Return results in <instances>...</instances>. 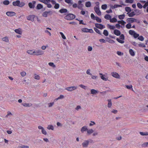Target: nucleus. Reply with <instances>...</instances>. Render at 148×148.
Instances as JSON below:
<instances>
[{
	"instance_id": "obj_52",
	"label": "nucleus",
	"mask_w": 148,
	"mask_h": 148,
	"mask_svg": "<svg viewBox=\"0 0 148 148\" xmlns=\"http://www.w3.org/2000/svg\"><path fill=\"white\" fill-rule=\"evenodd\" d=\"M59 4L58 3H56V4H55L54 8L56 9H58L59 8Z\"/></svg>"
},
{
	"instance_id": "obj_55",
	"label": "nucleus",
	"mask_w": 148,
	"mask_h": 148,
	"mask_svg": "<svg viewBox=\"0 0 148 148\" xmlns=\"http://www.w3.org/2000/svg\"><path fill=\"white\" fill-rule=\"evenodd\" d=\"M120 38L122 40H124L125 39V36L123 34H121L120 35Z\"/></svg>"
},
{
	"instance_id": "obj_40",
	"label": "nucleus",
	"mask_w": 148,
	"mask_h": 148,
	"mask_svg": "<svg viewBox=\"0 0 148 148\" xmlns=\"http://www.w3.org/2000/svg\"><path fill=\"white\" fill-rule=\"evenodd\" d=\"M107 8V5L106 4L103 5L101 6V8L103 10H105Z\"/></svg>"
},
{
	"instance_id": "obj_12",
	"label": "nucleus",
	"mask_w": 148,
	"mask_h": 148,
	"mask_svg": "<svg viewBox=\"0 0 148 148\" xmlns=\"http://www.w3.org/2000/svg\"><path fill=\"white\" fill-rule=\"evenodd\" d=\"M114 33L117 36H119L121 35V32L118 29H115L114 31Z\"/></svg>"
},
{
	"instance_id": "obj_22",
	"label": "nucleus",
	"mask_w": 148,
	"mask_h": 148,
	"mask_svg": "<svg viewBox=\"0 0 148 148\" xmlns=\"http://www.w3.org/2000/svg\"><path fill=\"white\" fill-rule=\"evenodd\" d=\"M22 105L24 106L25 107H30L32 106V104L31 103H23Z\"/></svg>"
},
{
	"instance_id": "obj_7",
	"label": "nucleus",
	"mask_w": 148,
	"mask_h": 148,
	"mask_svg": "<svg viewBox=\"0 0 148 148\" xmlns=\"http://www.w3.org/2000/svg\"><path fill=\"white\" fill-rule=\"evenodd\" d=\"M89 145L88 140H84L82 143V145L83 147L86 148L88 147Z\"/></svg>"
},
{
	"instance_id": "obj_3",
	"label": "nucleus",
	"mask_w": 148,
	"mask_h": 148,
	"mask_svg": "<svg viewBox=\"0 0 148 148\" xmlns=\"http://www.w3.org/2000/svg\"><path fill=\"white\" fill-rule=\"evenodd\" d=\"M77 88V87L73 86L67 87L65 88V89L69 91H72L73 90H76Z\"/></svg>"
},
{
	"instance_id": "obj_2",
	"label": "nucleus",
	"mask_w": 148,
	"mask_h": 148,
	"mask_svg": "<svg viewBox=\"0 0 148 148\" xmlns=\"http://www.w3.org/2000/svg\"><path fill=\"white\" fill-rule=\"evenodd\" d=\"M34 55L36 56L41 55L43 54V51L41 50H37L34 51Z\"/></svg>"
},
{
	"instance_id": "obj_23",
	"label": "nucleus",
	"mask_w": 148,
	"mask_h": 148,
	"mask_svg": "<svg viewBox=\"0 0 148 148\" xmlns=\"http://www.w3.org/2000/svg\"><path fill=\"white\" fill-rule=\"evenodd\" d=\"M117 21V19L114 17L112 18V19L111 18V19L110 20V22L111 23H114L116 22Z\"/></svg>"
},
{
	"instance_id": "obj_39",
	"label": "nucleus",
	"mask_w": 148,
	"mask_h": 148,
	"mask_svg": "<svg viewBox=\"0 0 148 148\" xmlns=\"http://www.w3.org/2000/svg\"><path fill=\"white\" fill-rule=\"evenodd\" d=\"M103 34L106 36H107L108 35V32L106 30H104L103 31Z\"/></svg>"
},
{
	"instance_id": "obj_47",
	"label": "nucleus",
	"mask_w": 148,
	"mask_h": 148,
	"mask_svg": "<svg viewBox=\"0 0 148 148\" xmlns=\"http://www.w3.org/2000/svg\"><path fill=\"white\" fill-rule=\"evenodd\" d=\"M137 6L140 9L142 8L143 6L142 5L139 3H137Z\"/></svg>"
},
{
	"instance_id": "obj_31",
	"label": "nucleus",
	"mask_w": 148,
	"mask_h": 148,
	"mask_svg": "<svg viewBox=\"0 0 148 148\" xmlns=\"http://www.w3.org/2000/svg\"><path fill=\"white\" fill-rule=\"evenodd\" d=\"M105 75H103L101 76L100 77L101 79H103V80L106 81H107L108 80V78H106L105 77Z\"/></svg>"
},
{
	"instance_id": "obj_51",
	"label": "nucleus",
	"mask_w": 148,
	"mask_h": 148,
	"mask_svg": "<svg viewBox=\"0 0 148 148\" xmlns=\"http://www.w3.org/2000/svg\"><path fill=\"white\" fill-rule=\"evenodd\" d=\"M108 25L109 26V28L110 29H114L115 27L114 25H110L109 24H108Z\"/></svg>"
},
{
	"instance_id": "obj_18",
	"label": "nucleus",
	"mask_w": 148,
	"mask_h": 148,
	"mask_svg": "<svg viewBox=\"0 0 148 148\" xmlns=\"http://www.w3.org/2000/svg\"><path fill=\"white\" fill-rule=\"evenodd\" d=\"M111 16L108 14H106L104 16V18L106 19L110 20L111 19Z\"/></svg>"
},
{
	"instance_id": "obj_27",
	"label": "nucleus",
	"mask_w": 148,
	"mask_h": 148,
	"mask_svg": "<svg viewBox=\"0 0 148 148\" xmlns=\"http://www.w3.org/2000/svg\"><path fill=\"white\" fill-rule=\"evenodd\" d=\"M140 134L142 136H147L148 135V132H140Z\"/></svg>"
},
{
	"instance_id": "obj_17",
	"label": "nucleus",
	"mask_w": 148,
	"mask_h": 148,
	"mask_svg": "<svg viewBox=\"0 0 148 148\" xmlns=\"http://www.w3.org/2000/svg\"><path fill=\"white\" fill-rule=\"evenodd\" d=\"M98 91L94 89H92L91 90V93L93 95H95L97 93Z\"/></svg>"
},
{
	"instance_id": "obj_64",
	"label": "nucleus",
	"mask_w": 148,
	"mask_h": 148,
	"mask_svg": "<svg viewBox=\"0 0 148 148\" xmlns=\"http://www.w3.org/2000/svg\"><path fill=\"white\" fill-rule=\"evenodd\" d=\"M148 5V1L147 2H146V3H145V4L143 6V8H146L147 6Z\"/></svg>"
},
{
	"instance_id": "obj_28",
	"label": "nucleus",
	"mask_w": 148,
	"mask_h": 148,
	"mask_svg": "<svg viewBox=\"0 0 148 148\" xmlns=\"http://www.w3.org/2000/svg\"><path fill=\"white\" fill-rule=\"evenodd\" d=\"M79 86H80L81 88L85 90L88 89L87 86H85L83 84H80L79 85Z\"/></svg>"
},
{
	"instance_id": "obj_1",
	"label": "nucleus",
	"mask_w": 148,
	"mask_h": 148,
	"mask_svg": "<svg viewBox=\"0 0 148 148\" xmlns=\"http://www.w3.org/2000/svg\"><path fill=\"white\" fill-rule=\"evenodd\" d=\"M75 17V15L73 14L69 13L65 16L64 18L65 19L71 20L74 19Z\"/></svg>"
},
{
	"instance_id": "obj_20",
	"label": "nucleus",
	"mask_w": 148,
	"mask_h": 148,
	"mask_svg": "<svg viewBox=\"0 0 148 148\" xmlns=\"http://www.w3.org/2000/svg\"><path fill=\"white\" fill-rule=\"evenodd\" d=\"M125 10L128 12L127 13V14H128L129 12H131V9L129 7H127L125 8Z\"/></svg>"
},
{
	"instance_id": "obj_58",
	"label": "nucleus",
	"mask_w": 148,
	"mask_h": 148,
	"mask_svg": "<svg viewBox=\"0 0 148 148\" xmlns=\"http://www.w3.org/2000/svg\"><path fill=\"white\" fill-rule=\"evenodd\" d=\"M25 4V3L23 2H21V3H20L19 4V6L22 7H23L24 5Z\"/></svg>"
},
{
	"instance_id": "obj_50",
	"label": "nucleus",
	"mask_w": 148,
	"mask_h": 148,
	"mask_svg": "<svg viewBox=\"0 0 148 148\" xmlns=\"http://www.w3.org/2000/svg\"><path fill=\"white\" fill-rule=\"evenodd\" d=\"M60 34L61 36L63 39H66V37L63 34V33L62 32H60Z\"/></svg>"
},
{
	"instance_id": "obj_10",
	"label": "nucleus",
	"mask_w": 148,
	"mask_h": 148,
	"mask_svg": "<svg viewBox=\"0 0 148 148\" xmlns=\"http://www.w3.org/2000/svg\"><path fill=\"white\" fill-rule=\"evenodd\" d=\"M112 75L114 77L116 78H119L120 76L119 74L115 72H112L111 73Z\"/></svg>"
},
{
	"instance_id": "obj_36",
	"label": "nucleus",
	"mask_w": 148,
	"mask_h": 148,
	"mask_svg": "<svg viewBox=\"0 0 148 148\" xmlns=\"http://www.w3.org/2000/svg\"><path fill=\"white\" fill-rule=\"evenodd\" d=\"M129 34L132 35H134L136 33L135 31L132 30H130L129 32Z\"/></svg>"
},
{
	"instance_id": "obj_45",
	"label": "nucleus",
	"mask_w": 148,
	"mask_h": 148,
	"mask_svg": "<svg viewBox=\"0 0 148 148\" xmlns=\"http://www.w3.org/2000/svg\"><path fill=\"white\" fill-rule=\"evenodd\" d=\"M126 3H133L134 0H125Z\"/></svg>"
},
{
	"instance_id": "obj_49",
	"label": "nucleus",
	"mask_w": 148,
	"mask_h": 148,
	"mask_svg": "<svg viewBox=\"0 0 148 148\" xmlns=\"http://www.w3.org/2000/svg\"><path fill=\"white\" fill-rule=\"evenodd\" d=\"M90 69H88L86 71V74L89 75L90 76L92 75V74L91 73H90Z\"/></svg>"
},
{
	"instance_id": "obj_11",
	"label": "nucleus",
	"mask_w": 148,
	"mask_h": 148,
	"mask_svg": "<svg viewBox=\"0 0 148 148\" xmlns=\"http://www.w3.org/2000/svg\"><path fill=\"white\" fill-rule=\"evenodd\" d=\"M137 20L133 18H128L127 20V22H130L131 23H133L134 22H136Z\"/></svg>"
},
{
	"instance_id": "obj_62",
	"label": "nucleus",
	"mask_w": 148,
	"mask_h": 148,
	"mask_svg": "<svg viewBox=\"0 0 148 148\" xmlns=\"http://www.w3.org/2000/svg\"><path fill=\"white\" fill-rule=\"evenodd\" d=\"M133 36L134 38H136L139 37V34L136 33Z\"/></svg>"
},
{
	"instance_id": "obj_42",
	"label": "nucleus",
	"mask_w": 148,
	"mask_h": 148,
	"mask_svg": "<svg viewBox=\"0 0 148 148\" xmlns=\"http://www.w3.org/2000/svg\"><path fill=\"white\" fill-rule=\"evenodd\" d=\"M131 24L130 23H129L126 25V27L127 29H129L131 28Z\"/></svg>"
},
{
	"instance_id": "obj_46",
	"label": "nucleus",
	"mask_w": 148,
	"mask_h": 148,
	"mask_svg": "<svg viewBox=\"0 0 148 148\" xmlns=\"http://www.w3.org/2000/svg\"><path fill=\"white\" fill-rule=\"evenodd\" d=\"M2 40L3 41L6 42H8V39L7 37H5L2 38Z\"/></svg>"
},
{
	"instance_id": "obj_8",
	"label": "nucleus",
	"mask_w": 148,
	"mask_h": 148,
	"mask_svg": "<svg viewBox=\"0 0 148 148\" xmlns=\"http://www.w3.org/2000/svg\"><path fill=\"white\" fill-rule=\"evenodd\" d=\"M35 16L34 15H30L27 17V19L28 20H30L32 21H33Z\"/></svg>"
},
{
	"instance_id": "obj_48",
	"label": "nucleus",
	"mask_w": 148,
	"mask_h": 148,
	"mask_svg": "<svg viewBox=\"0 0 148 148\" xmlns=\"http://www.w3.org/2000/svg\"><path fill=\"white\" fill-rule=\"evenodd\" d=\"M138 39L139 40L143 41L144 40V38L142 36H139V37L138 38Z\"/></svg>"
},
{
	"instance_id": "obj_59",
	"label": "nucleus",
	"mask_w": 148,
	"mask_h": 148,
	"mask_svg": "<svg viewBox=\"0 0 148 148\" xmlns=\"http://www.w3.org/2000/svg\"><path fill=\"white\" fill-rule=\"evenodd\" d=\"M138 46L139 47H145L146 46L143 43H141L138 45Z\"/></svg>"
},
{
	"instance_id": "obj_56",
	"label": "nucleus",
	"mask_w": 148,
	"mask_h": 148,
	"mask_svg": "<svg viewBox=\"0 0 148 148\" xmlns=\"http://www.w3.org/2000/svg\"><path fill=\"white\" fill-rule=\"evenodd\" d=\"M83 5L82 4H79L78 6L77 7L78 8L82 10L83 8Z\"/></svg>"
},
{
	"instance_id": "obj_35",
	"label": "nucleus",
	"mask_w": 148,
	"mask_h": 148,
	"mask_svg": "<svg viewBox=\"0 0 148 148\" xmlns=\"http://www.w3.org/2000/svg\"><path fill=\"white\" fill-rule=\"evenodd\" d=\"M94 132L93 130L92 129L87 130V132L88 134H90Z\"/></svg>"
},
{
	"instance_id": "obj_61",
	"label": "nucleus",
	"mask_w": 148,
	"mask_h": 148,
	"mask_svg": "<svg viewBox=\"0 0 148 148\" xmlns=\"http://www.w3.org/2000/svg\"><path fill=\"white\" fill-rule=\"evenodd\" d=\"M42 133L46 135L47 134V132L43 128L41 130Z\"/></svg>"
},
{
	"instance_id": "obj_19",
	"label": "nucleus",
	"mask_w": 148,
	"mask_h": 148,
	"mask_svg": "<svg viewBox=\"0 0 148 148\" xmlns=\"http://www.w3.org/2000/svg\"><path fill=\"white\" fill-rule=\"evenodd\" d=\"M87 130L88 129L86 127V126H84L82 128L81 131L83 133L84 131H87Z\"/></svg>"
},
{
	"instance_id": "obj_34",
	"label": "nucleus",
	"mask_w": 148,
	"mask_h": 148,
	"mask_svg": "<svg viewBox=\"0 0 148 148\" xmlns=\"http://www.w3.org/2000/svg\"><path fill=\"white\" fill-rule=\"evenodd\" d=\"M89 29H88L86 28H83L82 29V32H88Z\"/></svg>"
},
{
	"instance_id": "obj_5",
	"label": "nucleus",
	"mask_w": 148,
	"mask_h": 148,
	"mask_svg": "<svg viewBox=\"0 0 148 148\" xmlns=\"http://www.w3.org/2000/svg\"><path fill=\"white\" fill-rule=\"evenodd\" d=\"M95 26L96 28L99 29H102L105 27L104 26L101 24L96 23L95 24Z\"/></svg>"
},
{
	"instance_id": "obj_60",
	"label": "nucleus",
	"mask_w": 148,
	"mask_h": 148,
	"mask_svg": "<svg viewBox=\"0 0 148 148\" xmlns=\"http://www.w3.org/2000/svg\"><path fill=\"white\" fill-rule=\"evenodd\" d=\"M64 98V96L62 95H60L59 97L56 98V99L57 100L59 99H62Z\"/></svg>"
},
{
	"instance_id": "obj_44",
	"label": "nucleus",
	"mask_w": 148,
	"mask_h": 148,
	"mask_svg": "<svg viewBox=\"0 0 148 148\" xmlns=\"http://www.w3.org/2000/svg\"><path fill=\"white\" fill-rule=\"evenodd\" d=\"M47 11H45L43 13L42 16L44 17H47Z\"/></svg>"
},
{
	"instance_id": "obj_43",
	"label": "nucleus",
	"mask_w": 148,
	"mask_h": 148,
	"mask_svg": "<svg viewBox=\"0 0 148 148\" xmlns=\"http://www.w3.org/2000/svg\"><path fill=\"white\" fill-rule=\"evenodd\" d=\"M116 40L118 42H119L120 43L123 44L124 43V40H120L119 39V38H117L116 39Z\"/></svg>"
},
{
	"instance_id": "obj_29",
	"label": "nucleus",
	"mask_w": 148,
	"mask_h": 148,
	"mask_svg": "<svg viewBox=\"0 0 148 148\" xmlns=\"http://www.w3.org/2000/svg\"><path fill=\"white\" fill-rule=\"evenodd\" d=\"M94 30L97 33H98L100 35H102L101 34L100 32V31L97 28L94 27Z\"/></svg>"
},
{
	"instance_id": "obj_53",
	"label": "nucleus",
	"mask_w": 148,
	"mask_h": 148,
	"mask_svg": "<svg viewBox=\"0 0 148 148\" xmlns=\"http://www.w3.org/2000/svg\"><path fill=\"white\" fill-rule=\"evenodd\" d=\"M49 65L53 67H55L56 66L54 64V63L53 62H49Z\"/></svg>"
},
{
	"instance_id": "obj_21",
	"label": "nucleus",
	"mask_w": 148,
	"mask_h": 148,
	"mask_svg": "<svg viewBox=\"0 0 148 148\" xmlns=\"http://www.w3.org/2000/svg\"><path fill=\"white\" fill-rule=\"evenodd\" d=\"M130 54L132 56H134L135 55V53L132 49H130L129 50Z\"/></svg>"
},
{
	"instance_id": "obj_9",
	"label": "nucleus",
	"mask_w": 148,
	"mask_h": 148,
	"mask_svg": "<svg viewBox=\"0 0 148 148\" xmlns=\"http://www.w3.org/2000/svg\"><path fill=\"white\" fill-rule=\"evenodd\" d=\"M16 14V13L13 12H6L7 15L10 16H14Z\"/></svg>"
},
{
	"instance_id": "obj_41",
	"label": "nucleus",
	"mask_w": 148,
	"mask_h": 148,
	"mask_svg": "<svg viewBox=\"0 0 148 148\" xmlns=\"http://www.w3.org/2000/svg\"><path fill=\"white\" fill-rule=\"evenodd\" d=\"M142 146L143 147H148V142L144 143L142 145Z\"/></svg>"
},
{
	"instance_id": "obj_38",
	"label": "nucleus",
	"mask_w": 148,
	"mask_h": 148,
	"mask_svg": "<svg viewBox=\"0 0 148 148\" xmlns=\"http://www.w3.org/2000/svg\"><path fill=\"white\" fill-rule=\"evenodd\" d=\"M47 128L49 130H53L54 129L53 126L51 125H49L47 127Z\"/></svg>"
},
{
	"instance_id": "obj_33",
	"label": "nucleus",
	"mask_w": 148,
	"mask_h": 148,
	"mask_svg": "<svg viewBox=\"0 0 148 148\" xmlns=\"http://www.w3.org/2000/svg\"><path fill=\"white\" fill-rule=\"evenodd\" d=\"M95 20H96L98 22L101 23V19L98 16H96L95 17Z\"/></svg>"
},
{
	"instance_id": "obj_24",
	"label": "nucleus",
	"mask_w": 148,
	"mask_h": 148,
	"mask_svg": "<svg viewBox=\"0 0 148 148\" xmlns=\"http://www.w3.org/2000/svg\"><path fill=\"white\" fill-rule=\"evenodd\" d=\"M108 106L109 108H110L111 106L112 105V103L111 101V100L108 99Z\"/></svg>"
},
{
	"instance_id": "obj_54",
	"label": "nucleus",
	"mask_w": 148,
	"mask_h": 148,
	"mask_svg": "<svg viewBox=\"0 0 148 148\" xmlns=\"http://www.w3.org/2000/svg\"><path fill=\"white\" fill-rule=\"evenodd\" d=\"M34 78L35 79L39 80L40 79V76L36 74L34 75Z\"/></svg>"
},
{
	"instance_id": "obj_25",
	"label": "nucleus",
	"mask_w": 148,
	"mask_h": 148,
	"mask_svg": "<svg viewBox=\"0 0 148 148\" xmlns=\"http://www.w3.org/2000/svg\"><path fill=\"white\" fill-rule=\"evenodd\" d=\"M128 14L129 16L130 17H133L136 15L135 13L134 12H132L129 14L128 13Z\"/></svg>"
},
{
	"instance_id": "obj_37",
	"label": "nucleus",
	"mask_w": 148,
	"mask_h": 148,
	"mask_svg": "<svg viewBox=\"0 0 148 148\" xmlns=\"http://www.w3.org/2000/svg\"><path fill=\"white\" fill-rule=\"evenodd\" d=\"M3 3L4 5H8L9 4L10 2L9 1L7 0H5L3 1Z\"/></svg>"
},
{
	"instance_id": "obj_57",
	"label": "nucleus",
	"mask_w": 148,
	"mask_h": 148,
	"mask_svg": "<svg viewBox=\"0 0 148 148\" xmlns=\"http://www.w3.org/2000/svg\"><path fill=\"white\" fill-rule=\"evenodd\" d=\"M19 147L21 148H29V147L28 146H25V145H23V146H19Z\"/></svg>"
},
{
	"instance_id": "obj_63",
	"label": "nucleus",
	"mask_w": 148,
	"mask_h": 148,
	"mask_svg": "<svg viewBox=\"0 0 148 148\" xmlns=\"http://www.w3.org/2000/svg\"><path fill=\"white\" fill-rule=\"evenodd\" d=\"M91 17L92 19L95 20L96 17L94 15L93 13H92L91 14Z\"/></svg>"
},
{
	"instance_id": "obj_4",
	"label": "nucleus",
	"mask_w": 148,
	"mask_h": 148,
	"mask_svg": "<svg viewBox=\"0 0 148 148\" xmlns=\"http://www.w3.org/2000/svg\"><path fill=\"white\" fill-rule=\"evenodd\" d=\"M36 2L35 1H32L31 2H29L28 3V5L30 8H34Z\"/></svg>"
},
{
	"instance_id": "obj_26",
	"label": "nucleus",
	"mask_w": 148,
	"mask_h": 148,
	"mask_svg": "<svg viewBox=\"0 0 148 148\" xmlns=\"http://www.w3.org/2000/svg\"><path fill=\"white\" fill-rule=\"evenodd\" d=\"M85 6L86 7H89L91 6V3L90 1H87L85 3Z\"/></svg>"
},
{
	"instance_id": "obj_32",
	"label": "nucleus",
	"mask_w": 148,
	"mask_h": 148,
	"mask_svg": "<svg viewBox=\"0 0 148 148\" xmlns=\"http://www.w3.org/2000/svg\"><path fill=\"white\" fill-rule=\"evenodd\" d=\"M27 52L29 54L34 55V51L32 50H28L27 51Z\"/></svg>"
},
{
	"instance_id": "obj_15",
	"label": "nucleus",
	"mask_w": 148,
	"mask_h": 148,
	"mask_svg": "<svg viewBox=\"0 0 148 148\" xmlns=\"http://www.w3.org/2000/svg\"><path fill=\"white\" fill-rule=\"evenodd\" d=\"M43 8V6L41 4H38L37 5V6L36 7V9L39 10H40L42 8Z\"/></svg>"
},
{
	"instance_id": "obj_16",
	"label": "nucleus",
	"mask_w": 148,
	"mask_h": 148,
	"mask_svg": "<svg viewBox=\"0 0 148 148\" xmlns=\"http://www.w3.org/2000/svg\"><path fill=\"white\" fill-rule=\"evenodd\" d=\"M20 29H15L14 30L15 32L17 34L21 35L22 34V31L20 30Z\"/></svg>"
},
{
	"instance_id": "obj_30",
	"label": "nucleus",
	"mask_w": 148,
	"mask_h": 148,
	"mask_svg": "<svg viewBox=\"0 0 148 148\" xmlns=\"http://www.w3.org/2000/svg\"><path fill=\"white\" fill-rule=\"evenodd\" d=\"M125 15L123 14L122 15H119V16L118 17L119 19L120 20H122L125 17Z\"/></svg>"
},
{
	"instance_id": "obj_14",
	"label": "nucleus",
	"mask_w": 148,
	"mask_h": 148,
	"mask_svg": "<svg viewBox=\"0 0 148 148\" xmlns=\"http://www.w3.org/2000/svg\"><path fill=\"white\" fill-rule=\"evenodd\" d=\"M67 10L66 9H62L59 10V12L61 13H66L67 12Z\"/></svg>"
},
{
	"instance_id": "obj_6",
	"label": "nucleus",
	"mask_w": 148,
	"mask_h": 148,
	"mask_svg": "<svg viewBox=\"0 0 148 148\" xmlns=\"http://www.w3.org/2000/svg\"><path fill=\"white\" fill-rule=\"evenodd\" d=\"M94 8L95 11V12L99 16L101 15V13L99 10V6H98V7H95Z\"/></svg>"
},
{
	"instance_id": "obj_13",
	"label": "nucleus",
	"mask_w": 148,
	"mask_h": 148,
	"mask_svg": "<svg viewBox=\"0 0 148 148\" xmlns=\"http://www.w3.org/2000/svg\"><path fill=\"white\" fill-rule=\"evenodd\" d=\"M20 3V1L19 0H17L15 1H13L12 3V4L14 6H19V4Z\"/></svg>"
}]
</instances>
